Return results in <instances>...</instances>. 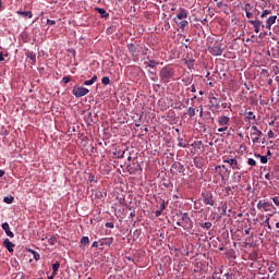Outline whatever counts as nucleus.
Here are the masks:
<instances>
[{
  "label": "nucleus",
  "instance_id": "3",
  "mask_svg": "<svg viewBox=\"0 0 279 279\" xmlns=\"http://www.w3.org/2000/svg\"><path fill=\"white\" fill-rule=\"evenodd\" d=\"M244 12L246 14V19L252 21V19H258V11H256V8H254L252 4L246 3L244 5Z\"/></svg>",
  "mask_w": 279,
  "mask_h": 279
},
{
  "label": "nucleus",
  "instance_id": "58",
  "mask_svg": "<svg viewBox=\"0 0 279 279\" xmlns=\"http://www.w3.org/2000/svg\"><path fill=\"white\" fill-rule=\"evenodd\" d=\"M192 93H195V88L192 89Z\"/></svg>",
  "mask_w": 279,
  "mask_h": 279
},
{
  "label": "nucleus",
  "instance_id": "1",
  "mask_svg": "<svg viewBox=\"0 0 279 279\" xmlns=\"http://www.w3.org/2000/svg\"><path fill=\"white\" fill-rule=\"evenodd\" d=\"M260 19H267L266 23L263 24L258 17L255 20H248V23L253 25L255 34H260V27L266 29H271V25H276V21H278V15H271V10H264L260 13Z\"/></svg>",
  "mask_w": 279,
  "mask_h": 279
},
{
  "label": "nucleus",
  "instance_id": "40",
  "mask_svg": "<svg viewBox=\"0 0 279 279\" xmlns=\"http://www.w3.org/2000/svg\"><path fill=\"white\" fill-rule=\"evenodd\" d=\"M274 136H276V134L274 133V131H269V132H268V138H274Z\"/></svg>",
  "mask_w": 279,
  "mask_h": 279
},
{
  "label": "nucleus",
  "instance_id": "53",
  "mask_svg": "<svg viewBox=\"0 0 279 279\" xmlns=\"http://www.w3.org/2000/svg\"><path fill=\"white\" fill-rule=\"evenodd\" d=\"M56 277V275H51L50 277H48V279H53Z\"/></svg>",
  "mask_w": 279,
  "mask_h": 279
},
{
  "label": "nucleus",
  "instance_id": "46",
  "mask_svg": "<svg viewBox=\"0 0 279 279\" xmlns=\"http://www.w3.org/2000/svg\"><path fill=\"white\" fill-rule=\"evenodd\" d=\"M3 60H5V58H3V52H0V62H3Z\"/></svg>",
  "mask_w": 279,
  "mask_h": 279
},
{
  "label": "nucleus",
  "instance_id": "26",
  "mask_svg": "<svg viewBox=\"0 0 279 279\" xmlns=\"http://www.w3.org/2000/svg\"><path fill=\"white\" fill-rule=\"evenodd\" d=\"M246 119H248V120H255V119H256V116L254 114V112L248 111V112L246 113Z\"/></svg>",
  "mask_w": 279,
  "mask_h": 279
},
{
  "label": "nucleus",
  "instance_id": "35",
  "mask_svg": "<svg viewBox=\"0 0 279 279\" xmlns=\"http://www.w3.org/2000/svg\"><path fill=\"white\" fill-rule=\"evenodd\" d=\"M62 82H63V84H69V82H71V77L64 76V77L62 78Z\"/></svg>",
  "mask_w": 279,
  "mask_h": 279
},
{
  "label": "nucleus",
  "instance_id": "33",
  "mask_svg": "<svg viewBox=\"0 0 279 279\" xmlns=\"http://www.w3.org/2000/svg\"><path fill=\"white\" fill-rule=\"evenodd\" d=\"M182 141H184V140L181 138V137L178 138V143H179L178 146H179V147H186V145H184V144L182 143Z\"/></svg>",
  "mask_w": 279,
  "mask_h": 279
},
{
  "label": "nucleus",
  "instance_id": "13",
  "mask_svg": "<svg viewBox=\"0 0 279 279\" xmlns=\"http://www.w3.org/2000/svg\"><path fill=\"white\" fill-rule=\"evenodd\" d=\"M223 162H227V165H230V167L234 170V169H241L239 167V161H236V159H225Z\"/></svg>",
  "mask_w": 279,
  "mask_h": 279
},
{
  "label": "nucleus",
  "instance_id": "28",
  "mask_svg": "<svg viewBox=\"0 0 279 279\" xmlns=\"http://www.w3.org/2000/svg\"><path fill=\"white\" fill-rule=\"evenodd\" d=\"M101 82H102V84H104L105 86H108V84H110V77L104 76L102 80H101Z\"/></svg>",
  "mask_w": 279,
  "mask_h": 279
},
{
  "label": "nucleus",
  "instance_id": "37",
  "mask_svg": "<svg viewBox=\"0 0 279 279\" xmlns=\"http://www.w3.org/2000/svg\"><path fill=\"white\" fill-rule=\"evenodd\" d=\"M35 260H40V254L33 252Z\"/></svg>",
  "mask_w": 279,
  "mask_h": 279
},
{
  "label": "nucleus",
  "instance_id": "19",
  "mask_svg": "<svg viewBox=\"0 0 279 279\" xmlns=\"http://www.w3.org/2000/svg\"><path fill=\"white\" fill-rule=\"evenodd\" d=\"M113 241H114V239H112V238H106V239L100 240V244L110 246V244L113 243Z\"/></svg>",
  "mask_w": 279,
  "mask_h": 279
},
{
  "label": "nucleus",
  "instance_id": "15",
  "mask_svg": "<svg viewBox=\"0 0 279 279\" xmlns=\"http://www.w3.org/2000/svg\"><path fill=\"white\" fill-rule=\"evenodd\" d=\"M172 169H175V171H179V173H184V165L181 162H174L172 165Z\"/></svg>",
  "mask_w": 279,
  "mask_h": 279
},
{
  "label": "nucleus",
  "instance_id": "54",
  "mask_svg": "<svg viewBox=\"0 0 279 279\" xmlns=\"http://www.w3.org/2000/svg\"><path fill=\"white\" fill-rule=\"evenodd\" d=\"M156 214H157V215H161L162 211H161V210H157Z\"/></svg>",
  "mask_w": 279,
  "mask_h": 279
},
{
  "label": "nucleus",
  "instance_id": "57",
  "mask_svg": "<svg viewBox=\"0 0 279 279\" xmlns=\"http://www.w3.org/2000/svg\"><path fill=\"white\" fill-rule=\"evenodd\" d=\"M199 95H204V92H199Z\"/></svg>",
  "mask_w": 279,
  "mask_h": 279
},
{
  "label": "nucleus",
  "instance_id": "43",
  "mask_svg": "<svg viewBox=\"0 0 279 279\" xmlns=\"http://www.w3.org/2000/svg\"><path fill=\"white\" fill-rule=\"evenodd\" d=\"M216 5H217V8H223V2L222 1H217Z\"/></svg>",
  "mask_w": 279,
  "mask_h": 279
},
{
  "label": "nucleus",
  "instance_id": "20",
  "mask_svg": "<svg viewBox=\"0 0 279 279\" xmlns=\"http://www.w3.org/2000/svg\"><path fill=\"white\" fill-rule=\"evenodd\" d=\"M26 57H27L29 60H32L33 64H36V53L27 51V52H26Z\"/></svg>",
  "mask_w": 279,
  "mask_h": 279
},
{
  "label": "nucleus",
  "instance_id": "59",
  "mask_svg": "<svg viewBox=\"0 0 279 279\" xmlns=\"http://www.w3.org/2000/svg\"><path fill=\"white\" fill-rule=\"evenodd\" d=\"M129 160H132V157H129Z\"/></svg>",
  "mask_w": 279,
  "mask_h": 279
},
{
  "label": "nucleus",
  "instance_id": "44",
  "mask_svg": "<svg viewBox=\"0 0 279 279\" xmlns=\"http://www.w3.org/2000/svg\"><path fill=\"white\" fill-rule=\"evenodd\" d=\"M48 25H56V21L54 20H47Z\"/></svg>",
  "mask_w": 279,
  "mask_h": 279
},
{
  "label": "nucleus",
  "instance_id": "9",
  "mask_svg": "<svg viewBox=\"0 0 279 279\" xmlns=\"http://www.w3.org/2000/svg\"><path fill=\"white\" fill-rule=\"evenodd\" d=\"M203 202L206 206H215V199H213V194H203Z\"/></svg>",
  "mask_w": 279,
  "mask_h": 279
},
{
  "label": "nucleus",
  "instance_id": "52",
  "mask_svg": "<svg viewBox=\"0 0 279 279\" xmlns=\"http://www.w3.org/2000/svg\"><path fill=\"white\" fill-rule=\"evenodd\" d=\"M266 223H267L268 228H271V226L269 225V219L266 220Z\"/></svg>",
  "mask_w": 279,
  "mask_h": 279
},
{
  "label": "nucleus",
  "instance_id": "30",
  "mask_svg": "<svg viewBox=\"0 0 279 279\" xmlns=\"http://www.w3.org/2000/svg\"><path fill=\"white\" fill-rule=\"evenodd\" d=\"M247 165H250L251 167H256V160H254L253 158H248Z\"/></svg>",
  "mask_w": 279,
  "mask_h": 279
},
{
  "label": "nucleus",
  "instance_id": "49",
  "mask_svg": "<svg viewBox=\"0 0 279 279\" xmlns=\"http://www.w3.org/2000/svg\"><path fill=\"white\" fill-rule=\"evenodd\" d=\"M251 230H252L251 228L245 229V230H244V234H250Z\"/></svg>",
  "mask_w": 279,
  "mask_h": 279
},
{
  "label": "nucleus",
  "instance_id": "32",
  "mask_svg": "<svg viewBox=\"0 0 279 279\" xmlns=\"http://www.w3.org/2000/svg\"><path fill=\"white\" fill-rule=\"evenodd\" d=\"M57 239L56 238H50L49 240H48V243H49V245H56V243H57Z\"/></svg>",
  "mask_w": 279,
  "mask_h": 279
},
{
  "label": "nucleus",
  "instance_id": "41",
  "mask_svg": "<svg viewBox=\"0 0 279 279\" xmlns=\"http://www.w3.org/2000/svg\"><path fill=\"white\" fill-rule=\"evenodd\" d=\"M228 131V126H222L218 129V132H226Z\"/></svg>",
  "mask_w": 279,
  "mask_h": 279
},
{
  "label": "nucleus",
  "instance_id": "51",
  "mask_svg": "<svg viewBox=\"0 0 279 279\" xmlns=\"http://www.w3.org/2000/svg\"><path fill=\"white\" fill-rule=\"evenodd\" d=\"M160 208H161V210H165V203L160 204Z\"/></svg>",
  "mask_w": 279,
  "mask_h": 279
},
{
  "label": "nucleus",
  "instance_id": "22",
  "mask_svg": "<svg viewBox=\"0 0 279 279\" xmlns=\"http://www.w3.org/2000/svg\"><path fill=\"white\" fill-rule=\"evenodd\" d=\"M199 226L204 230H210L213 228V222H204V223H201Z\"/></svg>",
  "mask_w": 279,
  "mask_h": 279
},
{
  "label": "nucleus",
  "instance_id": "50",
  "mask_svg": "<svg viewBox=\"0 0 279 279\" xmlns=\"http://www.w3.org/2000/svg\"><path fill=\"white\" fill-rule=\"evenodd\" d=\"M3 175H5V171L0 170V178H3Z\"/></svg>",
  "mask_w": 279,
  "mask_h": 279
},
{
  "label": "nucleus",
  "instance_id": "5",
  "mask_svg": "<svg viewBox=\"0 0 279 279\" xmlns=\"http://www.w3.org/2000/svg\"><path fill=\"white\" fill-rule=\"evenodd\" d=\"M160 77H161L162 82H169L171 80V77H173V70H171L169 68L161 69Z\"/></svg>",
  "mask_w": 279,
  "mask_h": 279
},
{
  "label": "nucleus",
  "instance_id": "12",
  "mask_svg": "<svg viewBox=\"0 0 279 279\" xmlns=\"http://www.w3.org/2000/svg\"><path fill=\"white\" fill-rule=\"evenodd\" d=\"M2 230H4L7 236H10V239H14V233L10 231V225L8 222L2 223Z\"/></svg>",
  "mask_w": 279,
  "mask_h": 279
},
{
  "label": "nucleus",
  "instance_id": "34",
  "mask_svg": "<svg viewBox=\"0 0 279 279\" xmlns=\"http://www.w3.org/2000/svg\"><path fill=\"white\" fill-rule=\"evenodd\" d=\"M156 64V61H150L149 63H147V66H149V69H154Z\"/></svg>",
  "mask_w": 279,
  "mask_h": 279
},
{
  "label": "nucleus",
  "instance_id": "47",
  "mask_svg": "<svg viewBox=\"0 0 279 279\" xmlns=\"http://www.w3.org/2000/svg\"><path fill=\"white\" fill-rule=\"evenodd\" d=\"M254 38V35L251 36V38L246 39V43H254L252 39Z\"/></svg>",
  "mask_w": 279,
  "mask_h": 279
},
{
  "label": "nucleus",
  "instance_id": "63",
  "mask_svg": "<svg viewBox=\"0 0 279 279\" xmlns=\"http://www.w3.org/2000/svg\"><path fill=\"white\" fill-rule=\"evenodd\" d=\"M215 2L219 1V0H214Z\"/></svg>",
  "mask_w": 279,
  "mask_h": 279
},
{
  "label": "nucleus",
  "instance_id": "64",
  "mask_svg": "<svg viewBox=\"0 0 279 279\" xmlns=\"http://www.w3.org/2000/svg\"><path fill=\"white\" fill-rule=\"evenodd\" d=\"M87 279H93V278H87Z\"/></svg>",
  "mask_w": 279,
  "mask_h": 279
},
{
  "label": "nucleus",
  "instance_id": "60",
  "mask_svg": "<svg viewBox=\"0 0 279 279\" xmlns=\"http://www.w3.org/2000/svg\"><path fill=\"white\" fill-rule=\"evenodd\" d=\"M1 4H2V2H1V0H0V8H1Z\"/></svg>",
  "mask_w": 279,
  "mask_h": 279
},
{
  "label": "nucleus",
  "instance_id": "61",
  "mask_svg": "<svg viewBox=\"0 0 279 279\" xmlns=\"http://www.w3.org/2000/svg\"><path fill=\"white\" fill-rule=\"evenodd\" d=\"M239 217H242V214H239Z\"/></svg>",
  "mask_w": 279,
  "mask_h": 279
},
{
  "label": "nucleus",
  "instance_id": "36",
  "mask_svg": "<svg viewBox=\"0 0 279 279\" xmlns=\"http://www.w3.org/2000/svg\"><path fill=\"white\" fill-rule=\"evenodd\" d=\"M272 202H274V204H276L277 206H279V196L272 197Z\"/></svg>",
  "mask_w": 279,
  "mask_h": 279
},
{
  "label": "nucleus",
  "instance_id": "29",
  "mask_svg": "<svg viewBox=\"0 0 279 279\" xmlns=\"http://www.w3.org/2000/svg\"><path fill=\"white\" fill-rule=\"evenodd\" d=\"M233 178H234V180H236V182H241V173L240 172H234Z\"/></svg>",
  "mask_w": 279,
  "mask_h": 279
},
{
  "label": "nucleus",
  "instance_id": "14",
  "mask_svg": "<svg viewBox=\"0 0 279 279\" xmlns=\"http://www.w3.org/2000/svg\"><path fill=\"white\" fill-rule=\"evenodd\" d=\"M4 247H7L8 252H14V243L10 241V239L4 240Z\"/></svg>",
  "mask_w": 279,
  "mask_h": 279
},
{
  "label": "nucleus",
  "instance_id": "17",
  "mask_svg": "<svg viewBox=\"0 0 279 279\" xmlns=\"http://www.w3.org/2000/svg\"><path fill=\"white\" fill-rule=\"evenodd\" d=\"M95 10L98 12V14H100L101 19H108L110 16V14H108V12L101 8H96Z\"/></svg>",
  "mask_w": 279,
  "mask_h": 279
},
{
  "label": "nucleus",
  "instance_id": "21",
  "mask_svg": "<svg viewBox=\"0 0 279 279\" xmlns=\"http://www.w3.org/2000/svg\"><path fill=\"white\" fill-rule=\"evenodd\" d=\"M97 82V75H94L89 81H85L84 85L85 86H93L94 83Z\"/></svg>",
  "mask_w": 279,
  "mask_h": 279
},
{
  "label": "nucleus",
  "instance_id": "24",
  "mask_svg": "<svg viewBox=\"0 0 279 279\" xmlns=\"http://www.w3.org/2000/svg\"><path fill=\"white\" fill-rule=\"evenodd\" d=\"M3 202H4L5 204H12V203L14 202V197H12V196H5V197L3 198Z\"/></svg>",
  "mask_w": 279,
  "mask_h": 279
},
{
  "label": "nucleus",
  "instance_id": "6",
  "mask_svg": "<svg viewBox=\"0 0 279 279\" xmlns=\"http://www.w3.org/2000/svg\"><path fill=\"white\" fill-rule=\"evenodd\" d=\"M274 204L266 202V201H259L257 203L258 210H264L265 213H271Z\"/></svg>",
  "mask_w": 279,
  "mask_h": 279
},
{
  "label": "nucleus",
  "instance_id": "55",
  "mask_svg": "<svg viewBox=\"0 0 279 279\" xmlns=\"http://www.w3.org/2000/svg\"><path fill=\"white\" fill-rule=\"evenodd\" d=\"M221 169V166L216 167V170Z\"/></svg>",
  "mask_w": 279,
  "mask_h": 279
},
{
  "label": "nucleus",
  "instance_id": "56",
  "mask_svg": "<svg viewBox=\"0 0 279 279\" xmlns=\"http://www.w3.org/2000/svg\"><path fill=\"white\" fill-rule=\"evenodd\" d=\"M276 228H279V222L276 223Z\"/></svg>",
  "mask_w": 279,
  "mask_h": 279
},
{
  "label": "nucleus",
  "instance_id": "62",
  "mask_svg": "<svg viewBox=\"0 0 279 279\" xmlns=\"http://www.w3.org/2000/svg\"><path fill=\"white\" fill-rule=\"evenodd\" d=\"M268 154H271V151L268 150Z\"/></svg>",
  "mask_w": 279,
  "mask_h": 279
},
{
  "label": "nucleus",
  "instance_id": "42",
  "mask_svg": "<svg viewBox=\"0 0 279 279\" xmlns=\"http://www.w3.org/2000/svg\"><path fill=\"white\" fill-rule=\"evenodd\" d=\"M105 226L106 228H114V223L112 222H107Z\"/></svg>",
  "mask_w": 279,
  "mask_h": 279
},
{
  "label": "nucleus",
  "instance_id": "48",
  "mask_svg": "<svg viewBox=\"0 0 279 279\" xmlns=\"http://www.w3.org/2000/svg\"><path fill=\"white\" fill-rule=\"evenodd\" d=\"M265 179L266 180H271V174H269V173L265 174Z\"/></svg>",
  "mask_w": 279,
  "mask_h": 279
},
{
  "label": "nucleus",
  "instance_id": "2",
  "mask_svg": "<svg viewBox=\"0 0 279 279\" xmlns=\"http://www.w3.org/2000/svg\"><path fill=\"white\" fill-rule=\"evenodd\" d=\"M177 225H179L181 228H184L185 230H189V228L193 227L189 214H181Z\"/></svg>",
  "mask_w": 279,
  "mask_h": 279
},
{
  "label": "nucleus",
  "instance_id": "7",
  "mask_svg": "<svg viewBox=\"0 0 279 279\" xmlns=\"http://www.w3.org/2000/svg\"><path fill=\"white\" fill-rule=\"evenodd\" d=\"M208 51L211 56H221L223 53V45L215 44L213 47H209Z\"/></svg>",
  "mask_w": 279,
  "mask_h": 279
},
{
  "label": "nucleus",
  "instance_id": "4",
  "mask_svg": "<svg viewBox=\"0 0 279 279\" xmlns=\"http://www.w3.org/2000/svg\"><path fill=\"white\" fill-rule=\"evenodd\" d=\"M88 93H90V90H88V88L86 87H82V86H75L72 89V95H74V97H84L86 95H88Z\"/></svg>",
  "mask_w": 279,
  "mask_h": 279
},
{
  "label": "nucleus",
  "instance_id": "45",
  "mask_svg": "<svg viewBox=\"0 0 279 279\" xmlns=\"http://www.w3.org/2000/svg\"><path fill=\"white\" fill-rule=\"evenodd\" d=\"M92 247H99V242H94V243L92 244Z\"/></svg>",
  "mask_w": 279,
  "mask_h": 279
},
{
  "label": "nucleus",
  "instance_id": "23",
  "mask_svg": "<svg viewBox=\"0 0 279 279\" xmlns=\"http://www.w3.org/2000/svg\"><path fill=\"white\" fill-rule=\"evenodd\" d=\"M58 269H60V262H57L52 265L53 276H56V274H58Z\"/></svg>",
  "mask_w": 279,
  "mask_h": 279
},
{
  "label": "nucleus",
  "instance_id": "31",
  "mask_svg": "<svg viewBox=\"0 0 279 279\" xmlns=\"http://www.w3.org/2000/svg\"><path fill=\"white\" fill-rule=\"evenodd\" d=\"M258 158H260V162H262L263 165H267V156H260V155H258Z\"/></svg>",
  "mask_w": 279,
  "mask_h": 279
},
{
  "label": "nucleus",
  "instance_id": "16",
  "mask_svg": "<svg viewBox=\"0 0 279 279\" xmlns=\"http://www.w3.org/2000/svg\"><path fill=\"white\" fill-rule=\"evenodd\" d=\"M174 23H177V25H179V27L181 29H184V27H186L189 25V21L186 20H179L178 19H174Z\"/></svg>",
  "mask_w": 279,
  "mask_h": 279
},
{
  "label": "nucleus",
  "instance_id": "38",
  "mask_svg": "<svg viewBox=\"0 0 279 279\" xmlns=\"http://www.w3.org/2000/svg\"><path fill=\"white\" fill-rule=\"evenodd\" d=\"M201 109H197V112H199V117H204V107H199Z\"/></svg>",
  "mask_w": 279,
  "mask_h": 279
},
{
  "label": "nucleus",
  "instance_id": "10",
  "mask_svg": "<svg viewBox=\"0 0 279 279\" xmlns=\"http://www.w3.org/2000/svg\"><path fill=\"white\" fill-rule=\"evenodd\" d=\"M189 17V12L186 9H180L179 12L177 13V21H184V19Z\"/></svg>",
  "mask_w": 279,
  "mask_h": 279
},
{
  "label": "nucleus",
  "instance_id": "11",
  "mask_svg": "<svg viewBox=\"0 0 279 279\" xmlns=\"http://www.w3.org/2000/svg\"><path fill=\"white\" fill-rule=\"evenodd\" d=\"M218 123L219 125H221L222 128L226 126V125H229L230 124V118H228L227 116H220L218 118Z\"/></svg>",
  "mask_w": 279,
  "mask_h": 279
},
{
  "label": "nucleus",
  "instance_id": "8",
  "mask_svg": "<svg viewBox=\"0 0 279 279\" xmlns=\"http://www.w3.org/2000/svg\"><path fill=\"white\" fill-rule=\"evenodd\" d=\"M253 143H260V136H263V131L258 130V126H252Z\"/></svg>",
  "mask_w": 279,
  "mask_h": 279
},
{
  "label": "nucleus",
  "instance_id": "25",
  "mask_svg": "<svg viewBox=\"0 0 279 279\" xmlns=\"http://www.w3.org/2000/svg\"><path fill=\"white\" fill-rule=\"evenodd\" d=\"M81 243H82L83 245H88V243H90V240L88 239V236H83V238L81 239Z\"/></svg>",
  "mask_w": 279,
  "mask_h": 279
},
{
  "label": "nucleus",
  "instance_id": "39",
  "mask_svg": "<svg viewBox=\"0 0 279 279\" xmlns=\"http://www.w3.org/2000/svg\"><path fill=\"white\" fill-rule=\"evenodd\" d=\"M201 109H197V112H199V117H204V107H199Z\"/></svg>",
  "mask_w": 279,
  "mask_h": 279
},
{
  "label": "nucleus",
  "instance_id": "18",
  "mask_svg": "<svg viewBox=\"0 0 279 279\" xmlns=\"http://www.w3.org/2000/svg\"><path fill=\"white\" fill-rule=\"evenodd\" d=\"M16 14H20V16H25L26 19H32V16H34L32 11H17Z\"/></svg>",
  "mask_w": 279,
  "mask_h": 279
},
{
  "label": "nucleus",
  "instance_id": "27",
  "mask_svg": "<svg viewBox=\"0 0 279 279\" xmlns=\"http://www.w3.org/2000/svg\"><path fill=\"white\" fill-rule=\"evenodd\" d=\"M187 114H189V117H195V108L190 107L187 109Z\"/></svg>",
  "mask_w": 279,
  "mask_h": 279
}]
</instances>
